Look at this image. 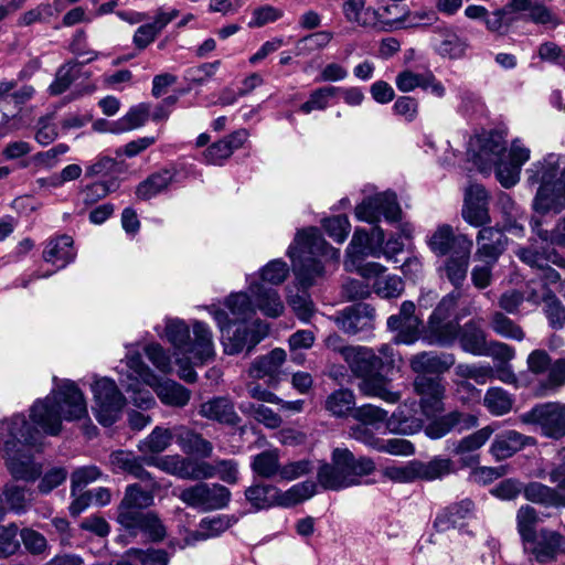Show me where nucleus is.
I'll use <instances>...</instances> for the list:
<instances>
[{
    "mask_svg": "<svg viewBox=\"0 0 565 565\" xmlns=\"http://www.w3.org/2000/svg\"><path fill=\"white\" fill-rule=\"evenodd\" d=\"M88 415L85 397L72 381H63L43 399H36L30 408L31 426L23 414L0 422V436L4 439L6 467L15 480L35 481L42 473V465L34 460L33 450L41 445V430L56 436L62 420H79Z\"/></svg>",
    "mask_w": 565,
    "mask_h": 565,
    "instance_id": "1",
    "label": "nucleus"
},
{
    "mask_svg": "<svg viewBox=\"0 0 565 565\" xmlns=\"http://www.w3.org/2000/svg\"><path fill=\"white\" fill-rule=\"evenodd\" d=\"M343 360L352 373L363 380L361 390L366 396L379 397L390 404L401 399V394L391 391L386 379L382 375L395 364V351L392 344H382L379 348V354L370 348L353 345L352 349L343 351Z\"/></svg>",
    "mask_w": 565,
    "mask_h": 565,
    "instance_id": "2",
    "label": "nucleus"
},
{
    "mask_svg": "<svg viewBox=\"0 0 565 565\" xmlns=\"http://www.w3.org/2000/svg\"><path fill=\"white\" fill-rule=\"evenodd\" d=\"M527 183L537 184L532 207L541 214H558L565 210V164L562 157L548 153L526 169Z\"/></svg>",
    "mask_w": 565,
    "mask_h": 565,
    "instance_id": "3",
    "label": "nucleus"
},
{
    "mask_svg": "<svg viewBox=\"0 0 565 565\" xmlns=\"http://www.w3.org/2000/svg\"><path fill=\"white\" fill-rule=\"evenodd\" d=\"M479 150L476 153V162L481 170L494 166L495 175L502 186L509 189L520 180L522 166L529 161L531 151L519 139L512 141L508 151L504 138L497 131L478 139Z\"/></svg>",
    "mask_w": 565,
    "mask_h": 565,
    "instance_id": "4",
    "label": "nucleus"
},
{
    "mask_svg": "<svg viewBox=\"0 0 565 565\" xmlns=\"http://www.w3.org/2000/svg\"><path fill=\"white\" fill-rule=\"evenodd\" d=\"M153 503V494L140 484H129L117 507L116 521L128 533L136 537L143 534L148 540L158 542L166 536V529L158 515L148 511Z\"/></svg>",
    "mask_w": 565,
    "mask_h": 565,
    "instance_id": "5",
    "label": "nucleus"
},
{
    "mask_svg": "<svg viewBox=\"0 0 565 565\" xmlns=\"http://www.w3.org/2000/svg\"><path fill=\"white\" fill-rule=\"evenodd\" d=\"M331 254L338 257L339 250L332 248L321 236L317 227H308L297 232L294 243L288 248L292 269L302 288L312 286L323 276L324 268L318 256Z\"/></svg>",
    "mask_w": 565,
    "mask_h": 565,
    "instance_id": "6",
    "label": "nucleus"
},
{
    "mask_svg": "<svg viewBox=\"0 0 565 565\" xmlns=\"http://www.w3.org/2000/svg\"><path fill=\"white\" fill-rule=\"evenodd\" d=\"M373 459L355 457L348 448L337 447L331 452V461L323 462L317 472L319 484L331 491L362 484V479L375 471Z\"/></svg>",
    "mask_w": 565,
    "mask_h": 565,
    "instance_id": "7",
    "label": "nucleus"
},
{
    "mask_svg": "<svg viewBox=\"0 0 565 565\" xmlns=\"http://www.w3.org/2000/svg\"><path fill=\"white\" fill-rule=\"evenodd\" d=\"M168 341L189 360H198L203 364L214 356L213 337L207 324L195 321L193 323V339L190 329L183 320L168 319L166 324Z\"/></svg>",
    "mask_w": 565,
    "mask_h": 565,
    "instance_id": "8",
    "label": "nucleus"
},
{
    "mask_svg": "<svg viewBox=\"0 0 565 565\" xmlns=\"http://www.w3.org/2000/svg\"><path fill=\"white\" fill-rule=\"evenodd\" d=\"M249 291L254 297L255 306L245 292L233 294L226 299L225 305L232 315L231 321L246 322L255 315V308L270 318H277L282 313L284 305L277 290L267 288L263 284L250 282Z\"/></svg>",
    "mask_w": 565,
    "mask_h": 565,
    "instance_id": "9",
    "label": "nucleus"
},
{
    "mask_svg": "<svg viewBox=\"0 0 565 565\" xmlns=\"http://www.w3.org/2000/svg\"><path fill=\"white\" fill-rule=\"evenodd\" d=\"M214 319L221 329L222 344L227 354H237L244 349L248 351L256 347L267 334L268 326L262 321L252 324L231 321L228 313L217 310Z\"/></svg>",
    "mask_w": 565,
    "mask_h": 565,
    "instance_id": "10",
    "label": "nucleus"
},
{
    "mask_svg": "<svg viewBox=\"0 0 565 565\" xmlns=\"http://www.w3.org/2000/svg\"><path fill=\"white\" fill-rule=\"evenodd\" d=\"M407 405L399 406L396 412L388 417L386 411L372 404L358 407L352 413L355 420L373 429H380L385 424L387 430L394 434L413 435L423 428V420L408 416L406 412Z\"/></svg>",
    "mask_w": 565,
    "mask_h": 565,
    "instance_id": "11",
    "label": "nucleus"
},
{
    "mask_svg": "<svg viewBox=\"0 0 565 565\" xmlns=\"http://www.w3.org/2000/svg\"><path fill=\"white\" fill-rule=\"evenodd\" d=\"M94 395L93 413L97 422L105 426L115 424L122 412L126 398L119 391L115 381L103 377L92 385Z\"/></svg>",
    "mask_w": 565,
    "mask_h": 565,
    "instance_id": "12",
    "label": "nucleus"
},
{
    "mask_svg": "<svg viewBox=\"0 0 565 565\" xmlns=\"http://www.w3.org/2000/svg\"><path fill=\"white\" fill-rule=\"evenodd\" d=\"M228 488L220 483L199 482L188 487L180 493V499L188 507L200 512L225 509L231 501Z\"/></svg>",
    "mask_w": 565,
    "mask_h": 565,
    "instance_id": "13",
    "label": "nucleus"
},
{
    "mask_svg": "<svg viewBox=\"0 0 565 565\" xmlns=\"http://www.w3.org/2000/svg\"><path fill=\"white\" fill-rule=\"evenodd\" d=\"M521 422L539 426L543 436L561 439L565 436V404L547 402L535 405L521 415Z\"/></svg>",
    "mask_w": 565,
    "mask_h": 565,
    "instance_id": "14",
    "label": "nucleus"
},
{
    "mask_svg": "<svg viewBox=\"0 0 565 565\" xmlns=\"http://www.w3.org/2000/svg\"><path fill=\"white\" fill-rule=\"evenodd\" d=\"M526 365L529 372L536 376L546 374L545 380L540 382V395L556 392L565 385V358L552 362L545 350L536 349L529 354Z\"/></svg>",
    "mask_w": 565,
    "mask_h": 565,
    "instance_id": "15",
    "label": "nucleus"
},
{
    "mask_svg": "<svg viewBox=\"0 0 565 565\" xmlns=\"http://www.w3.org/2000/svg\"><path fill=\"white\" fill-rule=\"evenodd\" d=\"M358 220L370 224H377L383 216L385 221L393 223L401 220L402 210L397 196L392 191H385L365 198L355 207Z\"/></svg>",
    "mask_w": 565,
    "mask_h": 565,
    "instance_id": "16",
    "label": "nucleus"
},
{
    "mask_svg": "<svg viewBox=\"0 0 565 565\" xmlns=\"http://www.w3.org/2000/svg\"><path fill=\"white\" fill-rule=\"evenodd\" d=\"M524 551L537 563H552L565 552V536L546 527L523 542Z\"/></svg>",
    "mask_w": 565,
    "mask_h": 565,
    "instance_id": "17",
    "label": "nucleus"
},
{
    "mask_svg": "<svg viewBox=\"0 0 565 565\" xmlns=\"http://www.w3.org/2000/svg\"><path fill=\"white\" fill-rule=\"evenodd\" d=\"M499 428V423L487 425L459 440H447L446 450L460 458V462L467 467L479 463L480 456L477 452L490 439Z\"/></svg>",
    "mask_w": 565,
    "mask_h": 565,
    "instance_id": "18",
    "label": "nucleus"
},
{
    "mask_svg": "<svg viewBox=\"0 0 565 565\" xmlns=\"http://www.w3.org/2000/svg\"><path fill=\"white\" fill-rule=\"evenodd\" d=\"M414 391L419 396L422 413L433 417L444 411L446 387L439 377L416 375L413 382Z\"/></svg>",
    "mask_w": 565,
    "mask_h": 565,
    "instance_id": "19",
    "label": "nucleus"
},
{
    "mask_svg": "<svg viewBox=\"0 0 565 565\" xmlns=\"http://www.w3.org/2000/svg\"><path fill=\"white\" fill-rule=\"evenodd\" d=\"M386 267L370 262L359 267V274L365 279H373V291L383 299L398 298L404 291V281L397 275H384Z\"/></svg>",
    "mask_w": 565,
    "mask_h": 565,
    "instance_id": "20",
    "label": "nucleus"
},
{
    "mask_svg": "<svg viewBox=\"0 0 565 565\" xmlns=\"http://www.w3.org/2000/svg\"><path fill=\"white\" fill-rule=\"evenodd\" d=\"M461 215L473 227H481L491 222L489 194L482 185L471 184L466 189Z\"/></svg>",
    "mask_w": 565,
    "mask_h": 565,
    "instance_id": "21",
    "label": "nucleus"
},
{
    "mask_svg": "<svg viewBox=\"0 0 565 565\" xmlns=\"http://www.w3.org/2000/svg\"><path fill=\"white\" fill-rule=\"evenodd\" d=\"M375 309L364 302H359L339 311L333 320L339 329L348 334H356L373 329Z\"/></svg>",
    "mask_w": 565,
    "mask_h": 565,
    "instance_id": "22",
    "label": "nucleus"
},
{
    "mask_svg": "<svg viewBox=\"0 0 565 565\" xmlns=\"http://www.w3.org/2000/svg\"><path fill=\"white\" fill-rule=\"evenodd\" d=\"M395 85L402 93H411L416 88L424 90L430 89L436 97H444L446 94L445 86L436 78L431 71L416 73L412 70H404L395 77Z\"/></svg>",
    "mask_w": 565,
    "mask_h": 565,
    "instance_id": "23",
    "label": "nucleus"
},
{
    "mask_svg": "<svg viewBox=\"0 0 565 565\" xmlns=\"http://www.w3.org/2000/svg\"><path fill=\"white\" fill-rule=\"evenodd\" d=\"M179 14L180 11L175 8L169 10L159 8L156 11L152 22L143 23L135 31L132 36L134 45L140 51L148 47L152 42H154L161 31L178 18Z\"/></svg>",
    "mask_w": 565,
    "mask_h": 565,
    "instance_id": "24",
    "label": "nucleus"
},
{
    "mask_svg": "<svg viewBox=\"0 0 565 565\" xmlns=\"http://www.w3.org/2000/svg\"><path fill=\"white\" fill-rule=\"evenodd\" d=\"M476 241V259H489L491 263H497L505 250L508 238L500 228L483 225L478 232Z\"/></svg>",
    "mask_w": 565,
    "mask_h": 565,
    "instance_id": "25",
    "label": "nucleus"
},
{
    "mask_svg": "<svg viewBox=\"0 0 565 565\" xmlns=\"http://www.w3.org/2000/svg\"><path fill=\"white\" fill-rule=\"evenodd\" d=\"M532 0H510L504 7L494 10L487 19L486 28L489 32L504 35L513 23L519 20V13L530 11Z\"/></svg>",
    "mask_w": 565,
    "mask_h": 565,
    "instance_id": "26",
    "label": "nucleus"
},
{
    "mask_svg": "<svg viewBox=\"0 0 565 565\" xmlns=\"http://www.w3.org/2000/svg\"><path fill=\"white\" fill-rule=\"evenodd\" d=\"M533 441L534 439L530 436L514 429H508L495 434L489 447V452L497 461H501L511 458Z\"/></svg>",
    "mask_w": 565,
    "mask_h": 565,
    "instance_id": "27",
    "label": "nucleus"
},
{
    "mask_svg": "<svg viewBox=\"0 0 565 565\" xmlns=\"http://www.w3.org/2000/svg\"><path fill=\"white\" fill-rule=\"evenodd\" d=\"M461 239H465L469 246H473L472 239L466 234L456 235L452 226L441 224L427 238L429 249L437 256H446L449 253L455 254L459 250Z\"/></svg>",
    "mask_w": 565,
    "mask_h": 565,
    "instance_id": "28",
    "label": "nucleus"
},
{
    "mask_svg": "<svg viewBox=\"0 0 565 565\" xmlns=\"http://www.w3.org/2000/svg\"><path fill=\"white\" fill-rule=\"evenodd\" d=\"M434 34V47L440 56L451 60L463 56L467 42L461 39L451 26L445 23L439 24L435 26Z\"/></svg>",
    "mask_w": 565,
    "mask_h": 565,
    "instance_id": "29",
    "label": "nucleus"
},
{
    "mask_svg": "<svg viewBox=\"0 0 565 565\" xmlns=\"http://www.w3.org/2000/svg\"><path fill=\"white\" fill-rule=\"evenodd\" d=\"M199 414L222 425L237 426L241 417L235 411L234 403L225 396L213 397L200 405Z\"/></svg>",
    "mask_w": 565,
    "mask_h": 565,
    "instance_id": "30",
    "label": "nucleus"
},
{
    "mask_svg": "<svg viewBox=\"0 0 565 565\" xmlns=\"http://www.w3.org/2000/svg\"><path fill=\"white\" fill-rule=\"evenodd\" d=\"M559 279L561 276L554 268L540 270L537 277L530 279L525 285V301L535 306L544 303L547 298L555 295L551 286L556 285Z\"/></svg>",
    "mask_w": 565,
    "mask_h": 565,
    "instance_id": "31",
    "label": "nucleus"
},
{
    "mask_svg": "<svg viewBox=\"0 0 565 565\" xmlns=\"http://www.w3.org/2000/svg\"><path fill=\"white\" fill-rule=\"evenodd\" d=\"M456 319H433L428 318L424 339L430 345L449 347L458 338L460 324Z\"/></svg>",
    "mask_w": 565,
    "mask_h": 565,
    "instance_id": "32",
    "label": "nucleus"
},
{
    "mask_svg": "<svg viewBox=\"0 0 565 565\" xmlns=\"http://www.w3.org/2000/svg\"><path fill=\"white\" fill-rule=\"evenodd\" d=\"M461 244L459 245V250L455 254H451L444 263L441 270L444 271L446 278L449 282L455 287L454 290H460V287L463 285L471 255L472 246L461 239Z\"/></svg>",
    "mask_w": 565,
    "mask_h": 565,
    "instance_id": "33",
    "label": "nucleus"
},
{
    "mask_svg": "<svg viewBox=\"0 0 565 565\" xmlns=\"http://www.w3.org/2000/svg\"><path fill=\"white\" fill-rule=\"evenodd\" d=\"M455 361L451 353L420 352L412 356L409 366L417 375L443 374Z\"/></svg>",
    "mask_w": 565,
    "mask_h": 565,
    "instance_id": "34",
    "label": "nucleus"
},
{
    "mask_svg": "<svg viewBox=\"0 0 565 565\" xmlns=\"http://www.w3.org/2000/svg\"><path fill=\"white\" fill-rule=\"evenodd\" d=\"M515 254L521 262L539 270L552 268L548 265L550 263L561 268H565V258L561 256L555 249L550 247H540L535 244H531L526 247H520Z\"/></svg>",
    "mask_w": 565,
    "mask_h": 565,
    "instance_id": "35",
    "label": "nucleus"
},
{
    "mask_svg": "<svg viewBox=\"0 0 565 565\" xmlns=\"http://www.w3.org/2000/svg\"><path fill=\"white\" fill-rule=\"evenodd\" d=\"M285 360V350L276 348L253 362L249 375L254 379H268L270 385H276L280 380V367Z\"/></svg>",
    "mask_w": 565,
    "mask_h": 565,
    "instance_id": "36",
    "label": "nucleus"
},
{
    "mask_svg": "<svg viewBox=\"0 0 565 565\" xmlns=\"http://www.w3.org/2000/svg\"><path fill=\"white\" fill-rule=\"evenodd\" d=\"M246 129H238L225 138L214 142L204 151V158L207 163L221 166L232 153L239 149L247 140Z\"/></svg>",
    "mask_w": 565,
    "mask_h": 565,
    "instance_id": "37",
    "label": "nucleus"
},
{
    "mask_svg": "<svg viewBox=\"0 0 565 565\" xmlns=\"http://www.w3.org/2000/svg\"><path fill=\"white\" fill-rule=\"evenodd\" d=\"M457 339L465 352L473 355L487 354L486 332L481 319H471L460 326Z\"/></svg>",
    "mask_w": 565,
    "mask_h": 565,
    "instance_id": "38",
    "label": "nucleus"
},
{
    "mask_svg": "<svg viewBox=\"0 0 565 565\" xmlns=\"http://www.w3.org/2000/svg\"><path fill=\"white\" fill-rule=\"evenodd\" d=\"M475 503L470 499H463L454 503L440 512L434 522L435 527L445 532L449 529L463 525V522L473 516Z\"/></svg>",
    "mask_w": 565,
    "mask_h": 565,
    "instance_id": "39",
    "label": "nucleus"
},
{
    "mask_svg": "<svg viewBox=\"0 0 565 565\" xmlns=\"http://www.w3.org/2000/svg\"><path fill=\"white\" fill-rule=\"evenodd\" d=\"M75 256L73 238L65 234L50 239L43 250V259L58 269L66 267L75 259Z\"/></svg>",
    "mask_w": 565,
    "mask_h": 565,
    "instance_id": "40",
    "label": "nucleus"
},
{
    "mask_svg": "<svg viewBox=\"0 0 565 565\" xmlns=\"http://www.w3.org/2000/svg\"><path fill=\"white\" fill-rule=\"evenodd\" d=\"M150 386L158 398L171 407H184L191 398V391L172 380L160 381L156 377L154 384Z\"/></svg>",
    "mask_w": 565,
    "mask_h": 565,
    "instance_id": "41",
    "label": "nucleus"
},
{
    "mask_svg": "<svg viewBox=\"0 0 565 565\" xmlns=\"http://www.w3.org/2000/svg\"><path fill=\"white\" fill-rule=\"evenodd\" d=\"M97 52H90V57H88L85 63L94 61L97 58ZM84 62L81 63L76 60H71L61 65L56 71L54 81L49 86L50 94L57 96L66 92L70 86L79 77Z\"/></svg>",
    "mask_w": 565,
    "mask_h": 565,
    "instance_id": "42",
    "label": "nucleus"
},
{
    "mask_svg": "<svg viewBox=\"0 0 565 565\" xmlns=\"http://www.w3.org/2000/svg\"><path fill=\"white\" fill-rule=\"evenodd\" d=\"M342 13L349 23L362 28L375 26L379 19L377 11L366 7V0H343Z\"/></svg>",
    "mask_w": 565,
    "mask_h": 565,
    "instance_id": "43",
    "label": "nucleus"
},
{
    "mask_svg": "<svg viewBox=\"0 0 565 565\" xmlns=\"http://www.w3.org/2000/svg\"><path fill=\"white\" fill-rule=\"evenodd\" d=\"M143 459L134 452L118 450L111 454L110 463L114 471L127 472L140 480H149L151 475L143 468Z\"/></svg>",
    "mask_w": 565,
    "mask_h": 565,
    "instance_id": "44",
    "label": "nucleus"
},
{
    "mask_svg": "<svg viewBox=\"0 0 565 565\" xmlns=\"http://www.w3.org/2000/svg\"><path fill=\"white\" fill-rule=\"evenodd\" d=\"M177 171L174 168L162 169L149 175L139 183L136 195L141 200H149L164 191L173 182Z\"/></svg>",
    "mask_w": 565,
    "mask_h": 565,
    "instance_id": "45",
    "label": "nucleus"
},
{
    "mask_svg": "<svg viewBox=\"0 0 565 565\" xmlns=\"http://www.w3.org/2000/svg\"><path fill=\"white\" fill-rule=\"evenodd\" d=\"M250 468L257 476L265 479L279 480L280 454L277 448L264 450L252 458Z\"/></svg>",
    "mask_w": 565,
    "mask_h": 565,
    "instance_id": "46",
    "label": "nucleus"
},
{
    "mask_svg": "<svg viewBox=\"0 0 565 565\" xmlns=\"http://www.w3.org/2000/svg\"><path fill=\"white\" fill-rule=\"evenodd\" d=\"M169 555L164 550H128L119 561L113 565H168Z\"/></svg>",
    "mask_w": 565,
    "mask_h": 565,
    "instance_id": "47",
    "label": "nucleus"
},
{
    "mask_svg": "<svg viewBox=\"0 0 565 565\" xmlns=\"http://www.w3.org/2000/svg\"><path fill=\"white\" fill-rule=\"evenodd\" d=\"M119 372L120 377L129 380V382H136V384L143 382L147 385H153L157 377L143 363L141 355L138 353L128 355L126 363L121 364Z\"/></svg>",
    "mask_w": 565,
    "mask_h": 565,
    "instance_id": "48",
    "label": "nucleus"
},
{
    "mask_svg": "<svg viewBox=\"0 0 565 565\" xmlns=\"http://www.w3.org/2000/svg\"><path fill=\"white\" fill-rule=\"evenodd\" d=\"M17 87L14 81L0 82V139L19 129L15 114L2 113V107L12 103L13 89Z\"/></svg>",
    "mask_w": 565,
    "mask_h": 565,
    "instance_id": "49",
    "label": "nucleus"
},
{
    "mask_svg": "<svg viewBox=\"0 0 565 565\" xmlns=\"http://www.w3.org/2000/svg\"><path fill=\"white\" fill-rule=\"evenodd\" d=\"M177 440L178 445L185 454L209 458L213 452L212 443L203 438L201 434H198L193 430L183 429L178 435Z\"/></svg>",
    "mask_w": 565,
    "mask_h": 565,
    "instance_id": "50",
    "label": "nucleus"
},
{
    "mask_svg": "<svg viewBox=\"0 0 565 565\" xmlns=\"http://www.w3.org/2000/svg\"><path fill=\"white\" fill-rule=\"evenodd\" d=\"M355 396L351 390L339 388L332 392L324 402V408L332 416L344 417L355 409Z\"/></svg>",
    "mask_w": 565,
    "mask_h": 565,
    "instance_id": "51",
    "label": "nucleus"
},
{
    "mask_svg": "<svg viewBox=\"0 0 565 565\" xmlns=\"http://www.w3.org/2000/svg\"><path fill=\"white\" fill-rule=\"evenodd\" d=\"M523 495L527 501L546 508H557V503L559 502V492L555 488L536 481L530 482L523 487Z\"/></svg>",
    "mask_w": 565,
    "mask_h": 565,
    "instance_id": "52",
    "label": "nucleus"
},
{
    "mask_svg": "<svg viewBox=\"0 0 565 565\" xmlns=\"http://www.w3.org/2000/svg\"><path fill=\"white\" fill-rule=\"evenodd\" d=\"M483 404L492 415L503 416L512 409L514 398L501 387H490L484 394Z\"/></svg>",
    "mask_w": 565,
    "mask_h": 565,
    "instance_id": "53",
    "label": "nucleus"
},
{
    "mask_svg": "<svg viewBox=\"0 0 565 565\" xmlns=\"http://www.w3.org/2000/svg\"><path fill=\"white\" fill-rule=\"evenodd\" d=\"M418 480L440 479L452 471V462L448 458L435 457L428 462L416 460Z\"/></svg>",
    "mask_w": 565,
    "mask_h": 565,
    "instance_id": "54",
    "label": "nucleus"
},
{
    "mask_svg": "<svg viewBox=\"0 0 565 565\" xmlns=\"http://www.w3.org/2000/svg\"><path fill=\"white\" fill-rule=\"evenodd\" d=\"M490 328L500 337L521 341L524 339L522 328L501 311H495L490 317Z\"/></svg>",
    "mask_w": 565,
    "mask_h": 565,
    "instance_id": "55",
    "label": "nucleus"
},
{
    "mask_svg": "<svg viewBox=\"0 0 565 565\" xmlns=\"http://www.w3.org/2000/svg\"><path fill=\"white\" fill-rule=\"evenodd\" d=\"M239 409L242 413L253 416L258 423L265 425L267 428H278L281 425V417L271 408L263 404L241 403Z\"/></svg>",
    "mask_w": 565,
    "mask_h": 565,
    "instance_id": "56",
    "label": "nucleus"
},
{
    "mask_svg": "<svg viewBox=\"0 0 565 565\" xmlns=\"http://www.w3.org/2000/svg\"><path fill=\"white\" fill-rule=\"evenodd\" d=\"M516 529L522 542L535 535L536 525L540 522L539 513L535 508L530 504L521 505L516 512Z\"/></svg>",
    "mask_w": 565,
    "mask_h": 565,
    "instance_id": "57",
    "label": "nucleus"
},
{
    "mask_svg": "<svg viewBox=\"0 0 565 565\" xmlns=\"http://www.w3.org/2000/svg\"><path fill=\"white\" fill-rule=\"evenodd\" d=\"M333 39L330 31H318L301 38L295 46V53L298 56H307L316 51L324 49Z\"/></svg>",
    "mask_w": 565,
    "mask_h": 565,
    "instance_id": "58",
    "label": "nucleus"
},
{
    "mask_svg": "<svg viewBox=\"0 0 565 565\" xmlns=\"http://www.w3.org/2000/svg\"><path fill=\"white\" fill-rule=\"evenodd\" d=\"M277 489L270 484L256 483L245 490V498L257 510L270 507L276 500Z\"/></svg>",
    "mask_w": 565,
    "mask_h": 565,
    "instance_id": "59",
    "label": "nucleus"
},
{
    "mask_svg": "<svg viewBox=\"0 0 565 565\" xmlns=\"http://www.w3.org/2000/svg\"><path fill=\"white\" fill-rule=\"evenodd\" d=\"M172 437L170 429L157 426L147 438L139 443V450L152 454L162 452L171 445Z\"/></svg>",
    "mask_w": 565,
    "mask_h": 565,
    "instance_id": "60",
    "label": "nucleus"
},
{
    "mask_svg": "<svg viewBox=\"0 0 565 565\" xmlns=\"http://www.w3.org/2000/svg\"><path fill=\"white\" fill-rule=\"evenodd\" d=\"M339 92V87L324 86L315 89L307 102H305L299 110L306 115L313 110H323L328 107L329 100L335 96Z\"/></svg>",
    "mask_w": 565,
    "mask_h": 565,
    "instance_id": "61",
    "label": "nucleus"
},
{
    "mask_svg": "<svg viewBox=\"0 0 565 565\" xmlns=\"http://www.w3.org/2000/svg\"><path fill=\"white\" fill-rule=\"evenodd\" d=\"M316 493V483L312 481H303L294 484L280 497V504L284 507H292L305 500L312 498Z\"/></svg>",
    "mask_w": 565,
    "mask_h": 565,
    "instance_id": "62",
    "label": "nucleus"
},
{
    "mask_svg": "<svg viewBox=\"0 0 565 565\" xmlns=\"http://www.w3.org/2000/svg\"><path fill=\"white\" fill-rule=\"evenodd\" d=\"M149 117V106L139 104L129 109V111L117 120V130L126 132L143 126Z\"/></svg>",
    "mask_w": 565,
    "mask_h": 565,
    "instance_id": "63",
    "label": "nucleus"
},
{
    "mask_svg": "<svg viewBox=\"0 0 565 565\" xmlns=\"http://www.w3.org/2000/svg\"><path fill=\"white\" fill-rule=\"evenodd\" d=\"M455 373L461 379H471L480 385L493 380V369L489 364L478 365L460 363L455 367Z\"/></svg>",
    "mask_w": 565,
    "mask_h": 565,
    "instance_id": "64",
    "label": "nucleus"
}]
</instances>
